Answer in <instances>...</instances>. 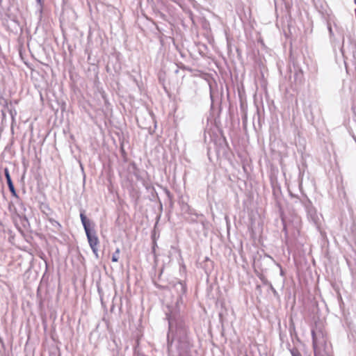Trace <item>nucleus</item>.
Instances as JSON below:
<instances>
[{
    "label": "nucleus",
    "instance_id": "obj_1",
    "mask_svg": "<svg viewBox=\"0 0 356 356\" xmlns=\"http://www.w3.org/2000/svg\"><path fill=\"white\" fill-rule=\"evenodd\" d=\"M80 218L81 220V222L84 227L88 243L90 244V248H92L93 252L96 254L97 252V246L98 244V238L96 236L95 233H92L90 229V225L91 224L90 221L86 217L83 213H81Z\"/></svg>",
    "mask_w": 356,
    "mask_h": 356
},
{
    "label": "nucleus",
    "instance_id": "obj_2",
    "mask_svg": "<svg viewBox=\"0 0 356 356\" xmlns=\"http://www.w3.org/2000/svg\"><path fill=\"white\" fill-rule=\"evenodd\" d=\"M4 172H5V176H6V178L7 184L8 185V188L10 189V191L12 193V194L13 195H16V192H15V187H14L13 184L12 182V180H11V178H10L8 170L7 168H6Z\"/></svg>",
    "mask_w": 356,
    "mask_h": 356
},
{
    "label": "nucleus",
    "instance_id": "obj_3",
    "mask_svg": "<svg viewBox=\"0 0 356 356\" xmlns=\"http://www.w3.org/2000/svg\"><path fill=\"white\" fill-rule=\"evenodd\" d=\"M119 255H120V249L118 248L115 253L112 256V261L117 262L119 259Z\"/></svg>",
    "mask_w": 356,
    "mask_h": 356
},
{
    "label": "nucleus",
    "instance_id": "obj_4",
    "mask_svg": "<svg viewBox=\"0 0 356 356\" xmlns=\"http://www.w3.org/2000/svg\"><path fill=\"white\" fill-rule=\"evenodd\" d=\"M169 327H170V329H171V327H172V322L171 321H169Z\"/></svg>",
    "mask_w": 356,
    "mask_h": 356
},
{
    "label": "nucleus",
    "instance_id": "obj_5",
    "mask_svg": "<svg viewBox=\"0 0 356 356\" xmlns=\"http://www.w3.org/2000/svg\"><path fill=\"white\" fill-rule=\"evenodd\" d=\"M38 1H40V0H38Z\"/></svg>",
    "mask_w": 356,
    "mask_h": 356
}]
</instances>
